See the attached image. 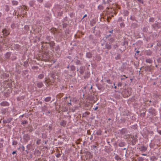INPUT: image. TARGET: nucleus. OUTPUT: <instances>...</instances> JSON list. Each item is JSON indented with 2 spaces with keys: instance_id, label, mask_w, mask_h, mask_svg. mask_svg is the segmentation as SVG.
<instances>
[{
  "instance_id": "obj_55",
  "label": "nucleus",
  "mask_w": 161,
  "mask_h": 161,
  "mask_svg": "<svg viewBox=\"0 0 161 161\" xmlns=\"http://www.w3.org/2000/svg\"><path fill=\"white\" fill-rule=\"evenodd\" d=\"M16 153V151H13L12 153V154H15Z\"/></svg>"
},
{
  "instance_id": "obj_42",
  "label": "nucleus",
  "mask_w": 161,
  "mask_h": 161,
  "mask_svg": "<svg viewBox=\"0 0 161 161\" xmlns=\"http://www.w3.org/2000/svg\"><path fill=\"white\" fill-rule=\"evenodd\" d=\"M119 58H120V57H119V55H117V56L115 57V59L116 60L119 59Z\"/></svg>"
},
{
  "instance_id": "obj_37",
  "label": "nucleus",
  "mask_w": 161,
  "mask_h": 161,
  "mask_svg": "<svg viewBox=\"0 0 161 161\" xmlns=\"http://www.w3.org/2000/svg\"><path fill=\"white\" fill-rule=\"evenodd\" d=\"M51 77L55 80H56L57 78V77L56 76H55V75L53 74L52 75Z\"/></svg>"
},
{
  "instance_id": "obj_62",
  "label": "nucleus",
  "mask_w": 161,
  "mask_h": 161,
  "mask_svg": "<svg viewBox=\"0 0 161 161\" xmlns=\"http://www.w3.org/2000/svg\"><path fill=\"white\" fill-rule=\"evenodd\" d=\"M92 138H93L92 136V137H91V138H90V140H92Z\"/></svg>"
},
{
  "instance_id": "obj_30",
  "label": "nucleus",
  "mask_w": 161,
  "mask_h": 161,
  "mask_svg": "<svg viewBox=\"0 0 161 161\" xmlns=\"http://www.w3.org/2000/svg\"><path fill=\"white\" fill-rule=\"evenodd\" d=\"M45 83L47 84V85H49L50 84V81H48V80H46L45 81Z\"/></svg>"
},
{
  "instance_id": "obj_24",
  "label": "nucleus",
  "mask_w": 161,
  "mask_h": 161,
  "mask_svg": "<svg viewBox=\"0 0 161 161\" xmlns=\"http://www.w3.org/2000/svg\"><path fill=\"white\" fill-rule=\"evenodd\" d=\"M12 3L13 5H17L18 4V3L16 1H12Z\"/></svg>"
},
{
  "instance_id": "obj_40",
  "label": "nucleus",
  "mask_w": 161,
  "mask_h": 161,
  "mask_svg": "<svg viewBox=\"0 0 161 161\" xmlns=\"http://www.w3.org/2000/svg\"><path fill=\"white\" fill-rule=\"evenodd\" d=\"M154 19L152 18H151L149 19V21L151 22H153L154 21Z\"/></svg>"
},
{
  "instance_id": "obj_29",
  "label": "nucleus",
  "mask_w": 161,
  "mask_h": 161,
  "mask_svg": "<svg viewBox=\"0 0 161 161\" xmlns=\"http://www.w3.org/2000/svg\"><path fill=\"white\" fill-rule=\"evenodd\" d=\"M96 134L97 135H100L101 134V131L100 130H97L96 132Z\"/></svg>"
},
{
  "instance_id": "obj_61",
  "label": "nucleus",
  "mask_w": 161,
  "mask_h": 161,
  "mask_svg": "<svg viewBox=\"0 0 161 161\" xmlns=\"http://www.w3.org/2000/svg\"><path fill=\"white\" fill-rule=\"evenodd\" d=\"M136 53H139V51H136Z\"/></svg>"
},
{
  "instance_id": "obj_39",
  "label": "nucleus",
  "mask_w": 161,
  "mask_h": 161,
  "mask_svg": "<svg viewBox=\"0 0 161 161\" xmlns=\"http://www.w3.org/2000/svg\"><path fill=\"white\" fill-rule=\"evenodd\" d=\"M147 30H147V28L146 27H144L143 29V31L144 32H147Z\"/></svg>"
},
{
  "instance_id": "obj_19",
  "label": "nucleus",
  "mask_w": 161,
  "mask_h": 161,
  "mask_svg": "<svg viewBox=\"0 0 161 161\" xmlns=\"http://www.w3.org/2000/svg\"><path fill=\"white\" fill-rule=\"evenodd\" d=\"M5 57L7 58H9L10 56V53H7L5 54Z\"/></svg>"
},
{
  "instance_id": "obj_59",
  "label": "nucleus",
  "mask_w": 161,
  "mask_h": 161,
  "mask_svg": "<svg viewBox=\"0 0 161 161\" xmlns=\"http://www.w3.org/2000/svg\"><path fill=\"white\" fill-rule=\"evenodd\" d=\"M123 76L124 77H125L126 78H127V77H126V76H125V75H124Z\"/></svg>"
},
{
  "instance_id": "obj_21",
  "label": "nucleus",
  "mask_w": 161,
  "mask_h": 161,
  "mask_svg": "<svg viewBox=\"0 0 161 161\" xmlns=\"http://www.w3.org/2000/svg\"><path fill=\"white\" fill-rule=\"evenodd\" d=\"M146 62L147 63H148L151 64V63H152V60L150 59H147L146 60Z\"/></svg>"
},
{
  "instance_id": "obj_4",
  "label": "nucleus",
  "mask_w": 161,
  "mask_h": 161,
  "mask_svg": "<svg viewBox=\"0 0 161 161\" xmlns=\"http://www.w3.org/2000/svg\"><path fill=\"white\" fill-rule=\"evenodd\" d=\"M13 118H10L8 119H4L3 120V122L4 124H6L7 123H10L11 121L12 120Z\"/></svg>"
},
{
  "instance_id": "obj_23",
  "label": "nucleus",
  "mask_w": 161,
  "mask_h": 161,
  "mask_svg": "<svg viewBox=\"0 0 161 161\" xmlns=\"http://www.w3.org/2000/svg\"><path fill=\"white\" fill-rule=\"evenodd\" d=\"M146 112V111L145 110L144 112H143L141 113L140 114V116L143 117H144L145 115Z\"/></svg>"
},
{
  "instance_id": "obj_53",
  "label": "nucleus",
  "mask_w": 161,
  "mask_h": 161,
  "mask_svg": "<svg viewBox=\"0 0 161 161\" xmlns=\"http://www.w3.org/2000/svg\"><path fill=\"white\" fill-rule=\"evenodd\" d=\"M43 0H38V1L39 2L42 3V2Z\"/></svg>"
},
{
  "instance_id": "obj_51",
  "label": "nucleus",
  "mask_w": 161,
  "mask_h": 161,
  "mask_svg": "<svg viewBox=\"0 0 161 161\" xmlns=\"http://www.w3.org/2000/svg\"><path fill=\"white\" fill-rule=\"evenodd\" d=\"M21 148L22 149V150L23 151H24V149H25V147L24 146H22L21 147Z\"/></svg>"
},
{
  "instance_id": "obj_56",
  "label": "nucleus",
  "mask_w": 161,
  "mask_h": 161,
  "mask_svg": "<svg viewBox=\"0 0 161 161\" xmlns=\"http://www.w3.org/2000/svg\"><path fill=\"white\" fill-rule=\"evenodd\" d=\"M68 104L69 105V104L70 105H72V104H71V102H70V103H68Z\"/></svg>"
},
{
  "instance_id": "obj_31",
  "label": "nucleus",
  "mask_w": 161,
  "mask_h": 161,
  "mask_svg": "<svg viewBox=\"0 0 161 161\" xmlns=\"http://www.w3.org/2000/svg\"><path fill=\"white\" fill-rule=\"evenodd\" d=\"M124 13L125 14V16H127L128 15L129 13L128 11L126 10L124 11Z\"/></svg>"
},
{
  "instance_id": "obj_3",
  "label": "nucleus",
  "mask_w": 161,
  "mask_h": 161,
  "mask_svg": "<svg viewBox=\"0 0 161 161\" xmlns=\"http://www.w3.org/2000/svg\"><path fill=\"white\" fill-rule=\"evenodd\" d=\"M2 32L3 35L6 36H7L9 34V32L5 29L3 30Z\"/></svg>"
},
{
  "instance_id": "obj_1",
  "label": "nucleus",
  "mask_w": 161,
  "mask_h": 161,
  "mask_svg": "<svg viewBox=\"0 0 161 161\" xmlns=\"http://www.w3.org/2000/svg\"><path fill=\"white\" fill-rule=\"evenodd\" d=\"M49 56L47 53H45L43 54L42 57V60L45 61H48Z\"/></svg>"
},
{
  "instance_id": "obj_25",
  "label": "nucleus",
  "mask_w": 161,
  "mask_h": 161,
  "mask_svg": "<svg viewBox=\"0 0 161 161\" xmlns=\"http://www.w3.org/2000/svg\"><path fill=\"white\" fill-rule=\"evenodd\" d=\"M7 110L6 109H3L2 110V113L3 114H5Z\"/></svg>"
},
{
  "instance_id": "obj_48",
  "label": "nucleus",
  "mask_w": 161,
  "mask_h": 161,
  "mask_svg": "<svg viewBox=\"0 0 161 161\" xmlns=\"http://www.w3.org/2000/svg\"><path fill=\"white\" fill-rule=\"evenodd\" d=\"M35 161H42V159L41 158H39L38 159L36 160Z\"/></svg>"
},
{
  "instance_id": "obj_49",
  "label": "nucleus",
  "mask_w": 161,
  "mask_h": 161,
  "mask_svg": "<svg viewBox=\"0 0 161 161\" xmlns=\"http://www.w3.org/2000/svg\"><path fill=\"white\" fill-rule=\"evenodd\" d=\"M24 10H26V9H27V7L26 6H24Z\"/></svg>"
},
{
  "instance_id": "obj_10",
  "label": "nucleus",
  "mask_w": 161,
  "mask_h": 161,
  "mask_svg": "<svg viewBox=\"0 0 161 161\" xmlns=\"http://www.w3.org/2000/svg\"><path fill=\"white\" fill-rule=\"evenodd\" d=\"M69 67L70 68V70L72 71H74L75 70V67L74 65H71L70 67L69 66H68L67 68H69Z\"/></svg>"
},
{
  "instance_id": "obj_46",
  "label": "nucleus",
  "mask_w": 161,
  "mask_h": 161,
  "mask_svg": "<svg viewBox=\"0 0 161 161\" xmlns=\"http://www.w3.org/2000/svg\"><path fill=\"white\" fill-rule=\"evenodd\" d=\"M107 82L108 83H109V84H111V81L110 80H107Z\"/></svg>"
},
{
  "instance_id": "obj_26",
  "label": "nucleus",
  "mask_w": 161,
  "mask_h": 161,
  "mask_svg": "<svg viewBox=\"0 0 161 161\" xmlns=\"http://www.w3.org/2000/svg\"><path fill=\"white\" fill-rule=\"evenodd\" d=\"M98 9L100 10H103V7L102 5H99L98 6Z\"/></svg>"
},
{
  "instance_id": "obj_47",
  "label": "nucleus",
  "mask_w": 161,
  "mask_h": 161,
  "mask_svg": "<svg viewBox=\"0 0 161 161\" xmlns=\"http://www.w3.org/2000/svg\"><path fill=\"white\" fill-rule=\"evenodd\" d=\"M138 1L140 2L141 3H143V1H142V0H137Z\"/></svg>"
},
{
  "instance_id": "obj_36",
  "label": "nucleus",
  "mask_w": 161,
  "mask_h": 161,
  "mask_svg": "<svg viewBox=\"0 0 161 161\" xmlns=\"http://www.w3.org/2000/svg\"><path fill=\"white\" fill-rule=\"evenodd\" d=\"M46 38L47 40L49 42L50 41V37L49 36H47L46 37Z\"/></svg>"
},
{
  "instance_id": "obj_18",
  "label": "nucleus",
  "mask_w": 161,
  "mask_h": 161,
  "mask_svg": "<svg viewBox=\"0 0 161 161\" xmlns=\"http://www.w3.org/2000/svg\"><path fill=\"white\" fill-rule=\"evenodd\" d=\"M137 161H144V159L142 157H139L137 158Z\"/></svg>"
},
{
  "instance_id": "obj_8",
  "label": "nucleus",
  "mask_w": 161,
  "mask_h": 161,
  "mask_svg": "<svg viewBox=\"0 0 161 161\" xmlns=\"http://www.w3.org/2000/svg\"><path fill=\"white\" fill-rule=\"evenodd\" d=\"M37 86L39 88H41L43 86V84L42 82H39L37 83Z\"/></svg>"
},
{
  "instance_id": "obj_60",
  "label": "nucleus",
  "mask_w": 161,
  "mask_h": 161,
  "mask_svg": "<svg viewBox=\"0 0 161 161\" xmlns=\"http://www.w3.org/2000/svg\"><path fill=\"white\" fill-rule=\"evenodd\" d=\"M27 12H25V14H24V15H27Z\"/></svg>"
},
{
  "instance_id": "obj_20",
  "label": "nucleus",
  "mask_w": 161,
  "mask_h": 161,
  "mask_svg": "<svg viewBox=\"0 0 161 161\" xmlns=\"http://www.w3.org/2000/svg\"><path fill=\"white\" fill-rule=\"evenodd\" d=\"M42 111L45 112L47 110V106H44L42 108Z\"/></svg>"
},
{
  "instance_id": "obj_63",
  "label": "nucleus",
  "mask_w": 161,
  "mask_h": 161,
  "mask_svg": "<svg viewBox=\"0 0 161 161\" xmlns=\"http://www.w3.org/2000/svg\"><path fill=\"white\" fill-rule=\"evenodd\" d=\"M159 134L161 135V130L159 132Z\"/></svg>"
},
{
  "instance_id": "obj_9",
  "label": "nucleus",
  "mask_w": 161,
  "mask_h": 161,
  "mask_svg": "<svg viewBox=\"0 0 161 161\" xmlns=\"http://www.w3.org/2000/svg\"><path fill=\"white\" fill-rule=\"evenodd\" d=\"M105 47L106 48L108 49H110L111 48V46L110 44V43H109L108 44V43H106Z\"/></svg>"
},
{
  "instance_id": "obj_27",
  "label": "nucleus",
  "mask_w": 161,
  "mask_h": 161,
  "mask_svg": "<svg viewBox=\"0 0 161 161\" xmlns=\"http://www.w3.org/2000/svg\"><path fill=\"white\" fill-rule=\"evenodd\" d=\"M2 75L3 76L8 77V76L9 75L8 74L3 72H2Z\"/></svg>"
},
{
  "instance_id": "obj_44",
  "label": "nucleus",
  "mask_w": 161,
  "mask_h": 161,
  "mask_svg": "<svg viewBox=\"0 0 161 161\" xmlns=\"http://www.w3.org/2000/svg\"><path fill=\"white\" fill-rule=\"evenodd\" d=\"M61 156V154L60 153H59L58 154H57L56 156L57 158H59Z\"/></svg>"
},
{
  "instance_id": "obj_16",
  "label": "nucleus",
  "mask_w": 161,
  "mask_h": 161,
  "mask_svg": "<svg viewBox=\"0 0 161 161\" xmlns=\"http://www.w3.org/2000/svg\"><path fill=\"white\" fill-rule=\"evenodd\" d=\"M125 143L124 142H120L119 144V146L120 147H122L125 146Z\"/></svg>"
},
{
  "instance_id": "obj_57",
  "label": "nucleus",
  "mask_w": 161,
  "mask_h": 161,
  "mask_svg": "<svg viewBox=\"0 0 161 161\" xmlns=\"http://www.w3.org/2000/svg\"><path fill=\"white\" fill-rule=\"evenodd\" d=\"M142 155H143V156H146L147 155V154H142Z\"/></svg>"
},
{
  "instance_id": "obj_11",
  "label": "nucleus",
  "mask_w": 161,
  "mask_h": 161,
  "mask_svg": "<svg viewBox=\"0 0 161 161\" xmlns=\"http://www.w3.org/2000/svg\"><path fill=\"white\" fill-rule=\"evenodd\" d=\"M45 43H48V44L49 45L50 47H52L55 45V43L54 42H49L48 43L46 42Z\"/></svg>"
},
{
  "instance_id": "obj_50",
  "label": "nucleus",
  "mask_w": 161,
  "mask_h": 161,
  "mask_svg": "<svg viewBox=\"0 0 161 161\" xmlns=\"http://www.w3.org/2000/svg\"><path fill=\"white\" fill-rule=\"evenodd\" d=\"M111 36V35L110 34L108 35L107 36H106V38H108L109 36Z\"/></svg>"
},
{
  "instance_id": "obj_12",
  "label": "nucleus",
  "mask_w": 161,
  "mask_h": 161,
  "mask_svg": "<svg viewBox=\"0 0 161 161\" xmlns=\"http://www.w3.org/2000/svg\"><path fill=\"white\" fill-rule=\"evenodd\" d=\"M3 139H0V148H2L3 147Z\"/></svg>"
},
{
  "instance_id": "obj_58",
  "label": "nucleus",
  "mask_w": 161,
  "mask_h": 161,
  "mask_svg": "<svg viewBox=\"0 0 161 161\" xmlns=\"http://www.w3.org/2000/svg\"><path fill=\"white\" fill-rule=\"evenodd\" d=\"M113 31V30H111V31H110L109 32L110 33H112Z\"/></svg>"
},
{
  "instance_id": "obj_54",
  "label": "nucleus",
  "mask_w": 161,
  "mask_h": 161,
  "mask_svg": "<svg viewBox=\"0 0 161 161\" xmlns=\"http://www.w3.org/2000/svg\"><path fill=\"white\" fill-rule=\"evenodd\" d=\"M98 108V107L97 106L95 108H94V110H97V109Z\"/></svg>"
},
{
  "instance_id": "obj_28",
  "label": "nucleus",
  "mask_w": 161,
  "mask_h": 161,
  "mask_svg": "<svg viewBox=\"0 0 161 161\" xmlns=\"http://www.w3.org/2000/svg\"><path fill=\"white\" fill-rule=\"evenodd\" d=\"M156 158L155 157H151L150 158V160L152 161H154L155 160H156Z\"/></svg>"
},
{
  "instance_id": "obj_34",
  "label": "nucleus",
  "mask_w": 161,
  "mask_h": 161,
  "mask_svg": "<svg viewBox=\"0 0 161 161\" xmlns=\"http://www.w3.org/2000/svg\"><path fill=\"white\" fill-rule=\"evenodd\" d=\"M76 64L77 65L80 64H81V63H80V61L77 60L76 62Z\"/></svg>"
},
{
  "instance_id": "obj_33",
  "label": "nucleus",
  "mask_w": 161,
  "mask_h": 161,
  "mask_svg": "<svg viewBox=\"0 0 161 161\" xmlns=\"http://www.w3.org/2000/svg\"><path fill=\"white\" fill-rule=\"evenodd\" d=\"M17 144V142L16 141H14L12 143L13 145H15Z\"/></svg>"
},
{
  "instance_id": "obj_43",
  "label": "nucleus",
  "mask_w": 161,
  "mask_h": 161,
  "mask_svg": "<svg viewBox=\"0 0 161 161\" xmlns=\"http://www.w3.org/2000/svg\"><path fill=\"white\" fill-rule=\"evenodd\" d=\"M122 85V83L121 82H119L118 84V86H121Z\"/></svg>"
},
{
  "instance_id": "obj_13",
  "label": "nucleus",
  "mask_w": 161,
  "mask_h": 161,
  "mask_svg": "<svg viewBox=\"0 0 161 161\" xmlns=\"http://www.w3.org/2000/svg\"><path fill=\"white\" fill-rule=\"evenodd\" d=\"M24 137L26 141H28L30 139V136L27 134L25 135Z\"/></svg>"
},
{
  "instance_id": "obj_7",
  "label": "nucleus",
  "mask_w": 161,
  "mask_h": 161,
  "mask_svg": "<svg viewBox=\"0 0 161 161\" xmlns=\"http://www.w3.org/2000/svg\"><path fill=\"white\" fill-rule=\"evenodd\" d=\"M80 73L82 74L83 73L85 69V68L84 66H81L80 67Z\"/></svg>"
},
{
  "instance_id": "obj_32",
  "label": "nucleus",
  "mask_w": 161,
  "mask_h": 161,
  "mask_svg": "<svg viewBox=\"0 0 161 161\" xmlns=\"http://www.w3.org/2000/svg\"><path fill=\"white\" fill-rule=\"evenodd\" d=\"M114 39L113 38H111L109 39V41L111 43L113 42H114Z\"/></svg>"
},
{
  "instance_id": "obj_45",
  "label": "nucleus",
  "mask_w": 161,
  "mask_h": 161,
  "mask_svg": "<svg viewBox=\"0 0 161 161\" xmlns=\"http://www.w3.org/2000/svg\"><path fill=\"white\" fill-rule=\"evenodd\" d=\"M26 123H27V121H24L22 122V124H26Z\"/></svg>"
},
{
  "instance_id": "obj_38",
  "label": "nucleus",
  "mask_w": 161,
  "mask_h": 161,
  "mask_svg": "<svg viewBox=\"0 0 161 161\" xmlns=\"http://www.w3.org/2000/svg\"><path fill=\"white\" fill-rule=\"evenodd\" d=\"M120 25L121 27H124L125 25L123 23H122L120 24Z\"/></svg>"
},
{
  "instance_id": "obj_6",
  "label": "nucleus",
  "mask_w": 161,
  "mask_h": 161,
  "mask_svg": "<svg viewBox=\"0 0 161 161\" xmlns=\"http://www.w3.org/2000/svg\"><path fill=\"white\" fill-rule=\"evenodd\" d=\"M0 104L1 106H8L9 105V103L6 101L3 102Z\"/></svg>"
},
{
  "instance_id": "obj_17",
  "label": "nucleus",
  "mask_w": 161,
  "mask_h": 161,
  "mask_svg": "<svg viewBox=\"0 0 161 161\" xmlns=\"http://www.w3.org/2000/svg\"><path fill=\"white\" fill-rule=\"evenodd\" d=\"M60 124L61 126L64 127L66 125V122L65 121H63L62 122H61Z\"/></svg>"
},
{
  "instance_id": "obj_2",
  "label": "nucleus",
  "mask_w": 161,
  "mask_h": 161,
  "mask_svg": "<svg viewBox=\"0 0 161 161\" xmlns=\"http://www.w3.org/2000/svg\"><path fill=\"white\" fill-rule=\"evenodd\" d=\"M131 138L132 139V145H134L136 144V142L137 141V139L136 137L134 136H131Z\"/></svg>"
},
{
  "instance_id": "obj_35",
  "label": "nucleus",
  "mask_w": 161,
  "mask_h": 161,
  "mask_svg": "<svg viewBox=\"0 0 161 161\" xmlns=\"http://www.w3.org/2000/svg\"><path fill=\"white\" fill-rule=\"evenodd\" d=\"M41 143V140L40 139H38L36 142V144L38 145L40 144Z\"/></svg>"
},
{
  "instance_id": "obj_41",
  "label": "nucleus",
  "mask_w": 161,
  "mask_h": 161,
  "mask_svg": "<svg viewBox=\"0 0 161 161\" xmlns=\"http://www.w3.org/2000/svg\"><path fill=\"white\" fill-rule=\"evenodd\" d=\"M52 127L51 126H49L48 127L47 129L48 130H52Z\"/></svg>"
},
{
  "instance_id": "obj_22",
  "label": "nucleus",
  "mask_w": 161,
  "mask_h": 161,
  "mask_svg": "<svg viewBox=\"0 0 161 161\" xmlns=\"http://www.w3.org/2000/svg\"><path fill=\"white\" fill-rule=\"evenodd\" d=\"M44 77V75L43 74H40L38 75V78L39 79H42Z\"/></svg>"
},
{
  "instance_id": "obj_64",
  "label": "nucleus",
  "mask_w": 161,
  "mask_h": 161,
  "mask_svg": "<svg viewBox=\"0 0 161 161\" xmlns=\"http://www.w3.org/2000/svg\"><path fill=\"white\" fill-rule=\"evenodd\" d=\"M114 88L115 89H116L117 88V87L116 86H115L114 87Z\"/></svg>"
},
{
  "instance_id": "obj_14",
  "label": "nucleus",
  "mask_w": 161,
  "mask_h": 161,
  "mask_svg": "<svg viewBox=\"0 0 161 161\" xmlns=\"http://www.w3.org/2000/svg\"><path fill=\"white\" fill-rule=\"evenodd\" d=\"M86 56L87 58H90L92 57V54L90 52L87 53H86Z\"/></svg>"
},
{
  "instance_id": "obj_15",
  "label": "nucleus",
  "mask_w": 161,
  "mask_h": 161,
  "mask_svg": "<svg viewBox=\"0 0 161 161\" xmlns=\"http://www.w3.org/2000/svg\"><path fill=\"white\" fill-rule=\"evenodd\" d=\"M51 97H47L44 100L45 101H46V102H48L50 101L51 100Z\"/></svg>"
},
{
  "instance_id": "obj_52",
  "label": "nucleus",
  "mask_w": 161,
  "mask_h": 161,
  "mask_svg": "<svg viewBox=\"0 0 161 161\" xmlns=\"http://www.w3.org/2000/svg\"><path fill=\"white\" fill-rule=\"evenodd\" d=\"M86 16H87V15H86V14H85V15L83 17V18H82V19H83V18H84L85 17H86Z\"/></svg>"
},
{
  "instance_id": "obj_5",
  "label": "nucleus",
  "mask_w": 161,
  "mask_h": 161,
  "mask_svg": "<svg viewBox=\"0 0 161 161\" xmlns=\"http://www.w3.org/2000/svg\"><path fill=\"white\" fill-rule=\"evenodd\" d=\"M140 150L142 152H145L147 149V147L144 146H142L139 148Z\"/></svg>"
}]
</instances>
